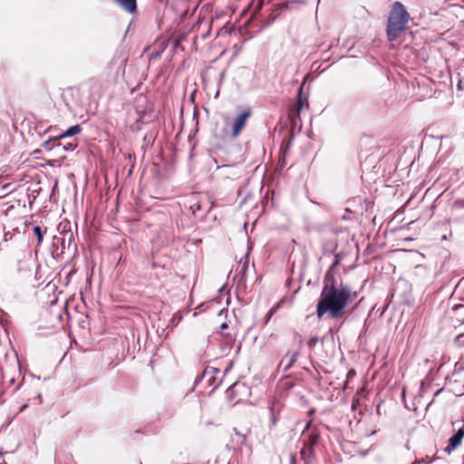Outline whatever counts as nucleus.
Returning <instances> with one entry per match:
<instances>
[{"mask_svg": "<svg viewBox=\"0 0 464 464\" xmlns=\"http://www.w3.org/2000/svg\"><path fill=\"white\" fill-rule=\"evenodd\" d=\"M310 423L306 425L305 430H304L303 435L304 437V447L301 450V457L304 461L313 455L314 448L317 445L318 440L320 437V433L316 428H309Z\"/></svg>", "mask_w": 464, "mask_h": 464, "instance_id": "obj_3", "label": "nucleus"}, {"mask_svg": "<svg viewBox=\"0 0 464 464\" xmlns=\"http://www.w3.org/2000/svg\"><path fill=\"white\" fill-rule=\"evenodd\" d=\"M409 20L410 14L404 5L399 1L394 2L389 14L386 28L388 40L391 42L397 40L406 29Z\"/></svg>", "mask_w": 464, "mask_h": 464, "instance_id": "obj_2", "label": "nucleus"}, {"mask_svg": "<svg viewBox=\"0 0 464 464\" xmlns=\"http://www.w3.org/2000/svg\"><path fill=\"white\" fill-rule=\"evenodd\" d=\"M222 328H227V324H223Z\"/></svg>", "mask_w": 464, "mask_h": 464, "instance_id": "obj_22", "label": "nucleus"}, {"mask_svg": "<svg viewBox=\"0 0 464 464\" xmlns=\"http://www.w3.org/2000/svg\"><path fill=\"white\" fill-rule=\"evenodd\" d=\"M25 408H26V405H24V406L21 408V411H24V410H25Z\"/></svg>", "mask_w": 464, "mask_h": 464, "instance_id": "obj_21", "label": "nucleus"}, {"mask_svg": "<svg viewBox=\"0 0 464 464\" xmlns=\"http://www.w3.org/2000/svg\"><path fill=\"white\" fill-rule=\"evenodd\" d=\"M241 266V270L240 272H245L247 268V264H246V261H245L244 263H242V259L240 260L239 262V266Z\"/></svg>", "mask_w": 464, "mask_h": 464, "instance_id": "obj_19", "label": "nucleus"}, {"mask_svg": "<svg viewBox=\"0 0 464 464\" xmlns=\"http://www.w3.org/2000/svg\"><path fill=\"white\" fill-rule=\"evenodd\" d=\"M298 356V353H287L284 358L281 360L279 363V367L283 369V371L286 372L288 371L293 364L296 362Z\"/></svg>", "mask_w": 464, "mask_h": 464, "instance_id": "obj_9", "label": "nucleus"}, {"mask_svg": "<svg viewBox=\"0 0 464 464\" xmlns=\"http://www.w3.org/2000/svg\"><path fill=\"white\" fill-rule=\"evenodd\" d=\"M282 404L279 401L274 399L269 401V412H270V428L274 427L278 420V414L281 411Z\"/></svg>", "mask_w": 464, "mask_h": 464, "instance_id": "obj_7", "label": "nucleus"}, {"mask_svg": "<svg viewBox=\"0 0 464 464\" xmlns=\"http://www.w3.org/2000/svg\"><path fill=\"white\" fill-rule=\"evenodd\" d=\"M54 147H57V148L63 147V150H65V151L71 150L72 151L77 147V144L75 142H68L66 144H62L60 141H58L57 139L46 140L43 143V148H44L46 150H52Z\"/></svg>", "mask_w": 464, "mask_h": 464, "instance_id": "obj_8", "label": "nucleus"}, {"mask_svg": "<svg viewBox=\"0 0 464 464\" xmlns=\"http://www.w3.org/2000/svg\"><path fill=\"white\" fill-rule=\"evenodd\" d=\"M218 372V370L214 367H207L202 374V379L206 380L209 385L214 383V374Z\"/></svg>", "mask_w": 464, "mask_h": 464, "instance_id": "obj_11", "label": "nucleus"}, {"mask_svg": "<svg viewBox=\"0 0 464 464\" xmlns=\"http://www.w3.org/2000/svg\"><path fill=\"white\" fill-rule=\"evenodd\" d=\"M455 206L457 208H464V198L463 199L456 200L455 201Z\"/></svg>", "mask_w": 464, "mask_h": 464, "instance_id": "obj_17", "label": "nucleus"}, {"mask_svg": "<svg viewBox=\"0 0 464 464\" xmlns=\"http://www.w3.org/2000/svg\"><path fill=\"white\" fill-rule=\"evenodd\" d=\"M34 233L37 237V244L40 245L43 242L44 237L42 228L39 226H35L34 227Z\"/></svg>", "mask_w": 464, "mask_h": 464, "instance_id": "obj_14", "label": "nucleus"}, {"mask_svg": "<svg viewBox=\"0 0 464 464\" xmlns=\"http://www.w3.org/2000/svg\"><path fill=\"white\" fill-rule=\"evenodd\" d=\"M81 130H82V128L79 124L73 125V126L70 127L67 130H65L64 132L60 134L58 139H63L66 137H71V136L76 135V134L80 133Z\"/></svg>", "mask_w": 464, "mask_h": 464, "instance_id": "obj_12", "label": "nucleus"}, {"mask_svg": "<svg viewBox=\"0 0 464 464\" xmlns=\"http://www.w3.org/2000/svg\"><path fill=\"white\" fill-rule=\"evenodd\" d=\"M464 438V428H459L456 433L450 438L449 445L445 449V452L447 454H450L454 450H456Z\"/></svg>", "mask_w": 464, "mask_h": 464, "instance_id": "obj_6", "label": "nucleus"}, {"mask_svg": "<svg viewBox=\"0 0 464 464\" xmlns=\"http://www.w3.org/2000/svg\"><path fill=\"white\" fill-rule=\"evenodd\" d=\"M17 270L19 272L30 271L34 266V259L31 251L19 254Z\"/></svg>", "mask_w": 464, "mask_h": 464, "instance_id": "obj_5", "label": "nucleus"}, {"mask_svg": "<svg viewBox=\"0 0 464 464\" xmlns=\"http://www.w3.org/2000/svg\"><path fill=\"white\" fill-rule=\"evenodd\" d=\"M276 310V307H273L272 309L269 310V312L266 314V322H268L270 320V318L275 314Z\"/></svg>", "mask_w": 464, "mask_h": 464, "instance_id": "obj_16", "label": "nucleus"}, {"mask_svg": "<svg viewBox=\"0 0 464 464\" xmlns=\"http://www.w3.org/2000/svg\"><path fill=\"white\" fill-rule=\"evenodd\" d=\"M297 107H298V111H300L304 107H308L307 99L305 97H302L301 94L298 97Z\"/></svg>", "mask_w": 464, "mask_h": 464, "instance_id": "obj_13", "label": "nucleus"}, {"mask_svg": "<svg viewBox=\"0 0 464 464\" xmlns=\"http://www.w3.org/2000/svg\"><path fill=\"white\" fill-rule=\"evenodd\" d=\"M318 339L317 338H312L308 341L307 344L310 348L314 347L315 345V343H317Z\"/></svg>", "mask_w": 464, "mask_h": 464, "instance_id": "obj_18", "label": "nucleus"}, {"mask_svg": "<svg viewBox=\"0 0 464 464\" xmlns=\"http://www.w3.org/2000/svg\"><path fill=\"white\" fill-rule=\"evenodd\" d=\"M455 342H456L459 345H464V334H459V335L456 337Z\"/></svg>", "mask_w": 464, "mask_h": 464, "instance_id": "obj_15", "label": "nucleus"}, {"mask_svg": "<svg viewBox=\"0 0 464 464\" xmlns=\"http://www.w3.org/2000/svg\"><path fill=\"white\" fill-rule=\"evenodd\" d=\"M250 115H251L250 111L246 110V111H243L237 116V118L235 119V121L233 122V127H232V137L233 138H237L239 135L241 130L246 126V123L247 120L249 119Z\"/></svg>", "mask_w": 464, "mask_h": 464, "instance_id": "obj_4", "label": "nucleus"}, {"mask_svg": "<svg viewBox=\"0 0 464 464\" xmlns=\"http://www.w3.org/2000/svg\"><path fill=\"white\" fill-rule=\"evenodd\" d=\"M424 463V459H420V460H416L414 461L412 464H423Z\"/></svg>", "mask_w": 464, "mask_h": 464, "instance_id": "obj_20", "label": "nucleus"}, {"mask_svg": "<svg viewBox=\"0 0 464 464\" xmlns=\"http://www.w3.org/2000/svg\"><path fill=\"white\" fill-rule=\"evenodd\" d=\"M357 296L348 285L341 284L336 286L333 281L325 279L319 301L316 314L321 319L326 313L331 318H339L343 309Z\"/></svg>", "mask_w": 464, "mask_h": 464, "instance_id": "obj_1", "label": "nucleus"}, {"mask_svg": "<svg viewBox=\"0 0 464 464\" xmlns=\"http://www.w3.org/2000/svg\"><path fill=\"white\" fill-rule=\"evenodd\" d=\"M122 9L134 13L137 9L136 0H114Z\"/></svg>", "mask_w": 464, "mask_h": 464, "instance_id": "obj_10", "label": "nucleus"}]
</instances>
